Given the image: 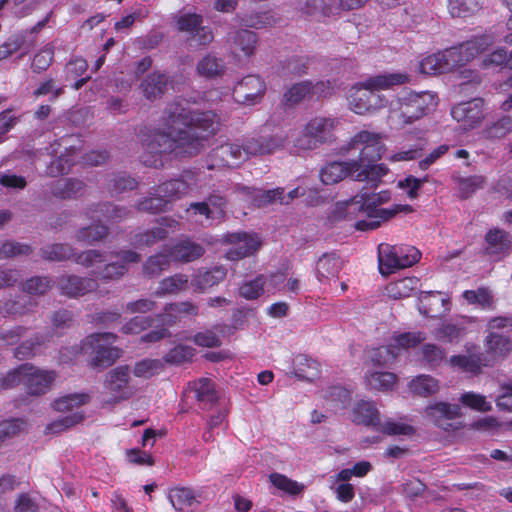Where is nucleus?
I'll return each mask as SVG.
<instances>
[{
    "label": "nucleus",
    "instance_id": "1",
    "mask_svg": "<svg viewBox=\"0 0 512 512\" xmlns=\"http://www.w3.org/2000/svg\"><path fill=\"white\" fill-rule=\"evenodd\" d=\"M163 130H139L143 148L141 162L162 168L170 155L192 156L200 152L204 142L219 129L220 118L213 111H193L186 100L168 104L163 115Z\"/></svg>",
    "mask_w": 512,
    "mask_h": 512
},
{
    "label": "nucleus",
    "instance_id": "2",
    "mask_svg": "<svg viewBox=\"0 0 512 512\" xmlns=\"http://www.w3.org/2000/svg\"><path fill=\"white\" fill-rule=\"evenodd\" d=\"M383 149L381 134L367 130L358 132L343 146V152H358V158L351 159L352 168L358 171L355 175L358 182L376 185L388 173V168L384 164L377 163Z\"/></svg>",
    "mask_w": 512,
    "mask_h": 512
},
{
    "label": "nucleus",
    "instance_id": "3",
    "mask_svg": "<svg viewBox=\"0 0 512 512\" xmlns=\"http://www.w3.org/2000/svg\"><path fill=\"white\" fill-rule=\"evenodd\" d=\"M283 135L259 136L251 138L243 145L225 143L213 149L207 158L209 170L222 167H236L251 156L272 154L284 147Z\"/></svg>",
    "mask_w": 512,
    "mask_h": 512
},
{
    "label": "nucleus",
    "instance_id": "4",
    "mask_svg": "<svg viewBox=\"0 0 512 512\" xmlns=\"http://www.w3.org/2000/svg\"><path fill=\"white\" fill-rule=\"evenodd\" d=\"M492 43L493 39L490 35L476 36L458 46L425 57L420 62V71L428 75L450 72L486 51Z\"/></svg>",
    "mask_w": 512,
    "mask_h": 512
},
{
    "label": "nucleus",
    "instance_id": "5",
    "mask_svg": "<svg viewBox=\"0 0 512 512\" xmlns=\"http://www.w3.org/2000/svg\"><path fill=\"white\" fill-rule=\"evenodd\" d=\"M438 105V97L431 91L403 90L387 100L389 125L403 129L406 125L423 118Z\"/></svg>",
    "mask_w": 512,
    "mask_h": 512
},
{
    "label": "nucleus",
    "instance_id": "6",
    "mask_svg": "<svg viewBox=\"0 0 512 512\" xmlns=\"http://www.w3.org/2000/svg\"><path fill=\"white\" fill-rule=\"evenodd\" d=\"M116 257V261L106 263L107 256L100 250H86L76 252L74 262L90 270L94 279L103 281L117 280L123 277L128 271V264L140 261V254L132 250H121L111 252L110 259Z\"/></svg>",
    "mask_w": 512,
    "mask_h": 512
},
{
    "label": "nucleus",
    "instance_id": "7",
    "mask_svg": "<svg viewBox=\"0 0 512 512\" xmlns=\"http://www.w3.org/2000/svg\"><path fill=\"white\" fill-rule=\"evenodd\" d=\"M409 82V75L402 72H391L377 74L357 83L358 89L366 90L367 93L352 97L351 109L356 114H365L377 108L387 106V100L375 94L374 91L386 90L394 86L403 85Z\"/></svg>",
    "mask_w": 512,
    "mask_h": 512
},
{
    "label": "nucleus",
    "instance_id": "8",
    "mask_svg": "<svg viewBox=\"0 0 512 512\" xmlns=\"http://www.w3.org/2000/svg\"><path fill=\"white\" fill-rule=\"evenodd\" d=\"M116 339L117 336L110 332L93 333L87 336L80 345L72 347L73 355L87 354L91 367L98 369L107 368L121 355V350L113 345Z\"/></svg>",
    "mask_w": 512,
    "mask_h": 512
},
{
    "label": "nucleus",
    "instance_id": "9",
    "mask_svg": "<svg viewBox=\"0 0 512 512\" xmlns=\"http://www.w3.org/2000/svg\"><path fill=\"white\" fill-rule=\"evenodd\" d=\"M420 258L421 253L414 246L391 245L388 243H381L378 246L379 271L384 276L411 267Z\"/></svg>",
    "mask_w": 512,
    "mask_h": 512
},
{
    "label": "nucleus",
    "instance_id": "10",
    "mask_svg": "<svg viewBox=\"0 0 512 512\" xmlns=\"http://www.w3.org/2000/svg\"><path fill=\"white\" fill-rule=\"evenodd\" d=\"M389 191H381L379 193L369 194L361 192L344 203L345 209L349 214L355 211L368 210L370 213H377L382 220H389L400 211H411L409 205H393L391 208H379L378 206L390 200Z\"/></svg>",
    "mask_w": 512,
    "mask_h": 512
},
{
    "label": "nucleus",
    "instance_id": "11",
    "mask_svg": "<svg viewBox=\"0 0 512 512\" xmlns=\"http://www.w3.org/2000/svg\"><path fill=\"white\" fill-rule=\"evenodd\" d=\"M50 15L51 12L32 28L21 30L8 37L0 45V61L9 58L16 52H20V56L28 54L36 45V34L46 26Z\"/></svg>",
    "mask_w": 512,
    "mask_h": 512
},
{
    "label": "nucleus",
    "instance_id": "12",
    "mask_svg": "<svg viewBox=\"0 0 512 512\" xmlns=\"http://www.w3.org/2000/svg\"><path fill=\"white\" fill-rule=\"evenodd\" d=\"M451 117L457 121L463 130L471 131L478 128L484 121L485 101L483 98H473L460 102L451 108Z\"/></svg>",
    "mask_w": 512,
    "mask_h": 512
},
{
    "label": "nucleus",
    "instance_id": "13",
    "mask_svg": "<svg viewBox=\"0 0 512 512\" xmlns=\"http://www.w3.org/2000/svg\"><path fill=\"white\" fill-rule=\"evenodd\" d=\"M266 92V84L257 75H247L236 82L232 96L235 102L244 106L259 104Z\"/></svg>",
    "mask_w": 512,
    "mask_h": 512
},
{
    "label": "nucleus",
    "instance_id": "14",
    "mask_svg": "<svg viewBox=\"0 0 512 512\" xmlns=\"http://www.w3.org/2000/svg\"><path fill=\"white\" fill-rule=\"evenodd\" d=\"M129 381L130 368L127 365H120L110 370L106 375L104 387L111 396L104 403L113 406L128 399L131 396Z\"/></svg>",
    "mask_w": 512,
    "mask_h": 512
},
{
    "label": "nucleus",
    "instance_id": "15",
    "mask_svg": "<svg viewBox=\"0 0 512 512\" xmlns=\"http://www.w3.org/2000/svg\"><path fill=\"white\" fill-rule=\"evenodd\" d=\"M222 242L230 245V248L226 251V258L231 261H237L253 255L261 246L260 240L256 235L246 232L224 234Z\"/></svg>",
    "mask_w": 512,
    "mask_h": 512
},
{
    "label": "nucleus",
    "instance_id": "16",
    "mask_svg": "<svg viewBox=\"0 0 512 512\" xmlns=\"http://www.w3.org/2000/svg\"><path fill=\"white\" fill-rule=\"evenodd\" d=\"M201 15L195 13H184L177 18L178 30L188 34L200 45H206L213 40V33L207 26L202 25Z\"/></svg>",
    "mask_w": 512,
    "mask_h": 512
},
{
    "label": "nucleus",
    "instance_id": "17",
    "mask_svg": "<svg viewBox=\"0 0 512 512\" xmlns=\"http://www.w3.org/2000/svg\"><path fill=\"white\" fill-rule=\"evenodd\" d=\"M57 287L62 295L78 298L96 291L98 283L94 278L68 274L58 278Z\"/></svg>",
    "mask_w": 512,
    "mask_h": 512
},
{
    "label": "nucleus",
    "instance_id": "18",
    "mask_svg": "<svg viewBox=\"0 0 512 512\" xmlns=\"http://www.w3.org/2000/svg\"><path fill=\"white\" fill-rule=\"evenodd\" d=\"M512 248L511 235L502 229H490L485 235L484 252L494 261H499L508 255Z\"/></svg>",
    "mask_w": 512,
    "mask_h": 512
},
{
    "label": "nucleus",
    "instance_id": "19",
    "mask_svg": "<svg viewBox=\"0 0 512 512\" xmlns=\"http://www.w3.org/2000/svg\"><path fill=\"white\" fill-rule=\"evenodd\" d=\"M197 185L194 173L186 172L179 178L171 179L157 187V193L163 195L168 203L190 193Z\"/></svg>",
    "mask_w": 512,
    "mask_h": 512
},
{
    "label": "nucleus",
    "instance_id": "20",
    "mask_svg": "<svg viewBox=\"0 0 512 512\" xmlns=\"http://www.w3.org/2000/svg\"><path fill=\"white\" fill-rule=\"evenodd\" d=\"M31 369H27L24 384L28 394L41 395L46 393L55 380L54 371L41 370L30 364Z\"/></svg>",
    "mask_w": 512,
    "mask_h": 512
},
{
    "label": "nucleus",
    "instance_id": "21",
    "mask_svg": "<svg viewBox=\"0 0 512 512\" xmlns=\"http://www.w3.org/2000/svg\"><path fill=\"white\" fill-rule=\"evenodd\" d=\"M460 406L446 402H437L426 407L425 414L436 426L449 430L451 424L447 421L460 416Z\"/></svg>",
    "mask_w": 512,
    "mask_h": 512
},
{
    "label": "nucleus",
    "instance_id": "22",
    "mask_svg": "<svg viewBox=\"0 0 512 512\" xmlns=\"http://www.w3.org/2000/svg\"><path fill=\"white\" fill-rule=\"evenodd\" d=\"M352 166L351 160L330 162L320 170V179L325 185L336 184L346 177H350L352 180L357 181V177L355 175L358 171H355Z\"/></svg>",
    "mask_w": 512,
    "mask_h": 512
},
{
    "label": "nucleus",
    "instance_id": "23",
    "mask_svg": "<svg viewBox=\"0 0 512 512\" xmlns=\"http://www.w3.org/2000/svg\"><path fill=\"white\" fill-rule=\"evenodd\" d=\"M38 303L29 296L3 298L0 300V314L3 317H17L34 311Z\"/></svg>",
    "mask_w": 512,
    "mask_h": 512
},
{
    "label": "nucleus",
    "instance_id": "24",
    "mask_svg": "<svg viewBox=\"0 0 512 512\" xmlns=\"http://www.w3.org/2000/svg\"><path fill=\"white\" fill-rule=\"evenodd\" d=\"M86 185L75 178L60 179L50 185L51 194L59 199H76L85 193Z\"/></svg>",
    "mask_w": 512,
    "mask_h": 512
},
{
    "label": "nucleus",
    "instance_id": "25",
    "mask_svg": "<svg viewBox=\"0 0 512 512\" xmlns=\"http://www.w3.org/2000/svg\"><path fill=\"white\" fill-rule=\"evenodd\" d=\"M337 125L336 118L317 116L309 120L305 126L320 145L332 140L333 131Z\"/></svg>",
    "mask_w": 512,
    "mask_h": 512
},
{
    "label": "nucleus",
    "instance_id": "26",
    "mask_svg": "<svg viewBox=\"0 0 512 512\" xmlns=\"http://www.w3.org/2000/svg\"><path fill=\"white\" fill-rule=\"evenodd\" d=\"M343 261L335 252L324 253L316 262V277L320 282L336 278L342 269Z\"/></svg>",
    "mask_w": 512,
    "mask_h": 512
},
{
    "label": "nucleus",
    "instance_id": "27",
    "mask_svg": "<svg viewBox=\"0 0 512 512\" xmlns=\"http://www.w3.org/2000/svg\"><path fill=\"white\" fill-rule=\"evenodd\" d=\"M168 251L173 261L187 263L200 258L204 254L205 249L202 245L190 239H184L168 248Z\"/></svg>",
    "mask_w": 512,
    "mask_h": 512
},
{
    "label": "nucleus",
    "instance_id": "28",
    "mask_svg": "<svg viewBox=\"0 0 512 512\" xmlns=\"http://www.w3.org/2000/svg\"><path fill=\"white\" fill-rule=\"evenodd\" d=\"M231 52L239 61L248 58L254 52L257 42L256 34L250 30H238L233 35Z\"/></svg>",
    "mask_w": 512,
    "mask_h": 512
},
{
    "label": "nucleus",
    "instance_id": "29",
    "mask_svg": "<svg viewBox=\"0 0 512 512\" xmlns=\"http://www.w3.org/2000/svg\"><path fill=\"white\" fill-rule=\"evenodd\" d=\"M98 213L109 221H121L128 217L129 210L123 206L114 205L110 202H103L90 205L84 212L85 216L92 220Z\"/></svg>",
    "mask_w": 512,
    "mask_h": 512
},
{
    "label": "nucleus",
    "instance_id": "30",
    "mask_svg": "<svg viewBox=\"0 0 512 512\" xmlns=\"http://www.w3.org/2000/svg\"><path fill=\"white\" fill-rule=\"evenodd\" d=\"M168 84L169 77L166 74L155 72L141 82L140 89L148 100H155L165 93Z\"/></svg>",
    "mask_w": 512,
    "mask_h": 512
},
{
    "label": "nucleus",
    "instance_id": "31",
    "mask_svg": "<svg viewBox=\"0 0 512 512\" xmlns=\"http://www.w3.org/2000/svg\"><path fill=\"white\" fill-rule=\"evenodd\" d=\"M172 506L179 511H185L200 503L201 494L191 488L175 487L169 491Z\"/></svg>",
    "mask_w": 512,
    "mask_h": 512
},
{
    "label": "nucleus",
    "instance_id": "32",
    "mask_svg": "<svg viewBox=\"0 0 512 512\" xmlns=\"http://www.w3.org/2000/svg\"><path fill=\"white\" fill-rule=\"evenodd\" d=\"M446 300L441 297V292H421L419 298V311L427 317H437L446 310Z\"/></svg>",
    "mask_w": 512,
    "mask_h": 512
},
{
    "label": "nucleus",
    "instance_id": "33",
    "mask_svg": "<svg viewBox=\"0 0 512 512\" xmlns=\"http://www.w3.org/2000/svg\"><path fill=\"white\" fill-rule=\"evenodd\" d=\"M353 421L365 426L377 427L380 425V413L374 402L359 401L353 409Z\"/></svg>",
    "mask_w": 512,
    "mask_h": 512
},
{
    "label": "nucleus",
    "instance_id": "34",
    "mask_svg": "<svg viewBox=\"0 0 512 512\" xmlns=\"http://www.w3.org/2000/svg\"><path fill=\"white\" fill-rule=\"evenodd\" d=\"M171 261L168 249L151 255L143 263V275L149 278L158 277L163 271L169 269Z\"/></svg>",
    "mask_w": 512,
    "mask_h": 512
},
{
    "label": "nucleus",
    "instance_id": "35",
    "mask_svg": "<svg viewBox=\"0 0 512 512\" xmlns=\"http://www.w3.org/2000/svg\"><path fill=\"white\" fill-rule=\"evenodd\" d=\"M195 397L202 409H210L218 402V394L214 383L207 378H201L193 384Z\"/></svg>",
    "mask_w": 512,
    "mask_h": 512
},
{
    "label": "nucleus",
    "instance_id": "36",
    "mask_svg": "<svg viewBox=\"0 0 512 512\" xmlns=\"http://www.w3.org/2000/svg\"><path fill=\"white\" fill-rule=\"evenodd\" d=\"M227 271L224 267L216 266L207 271H198L192 279V285L198 291H204L219 284L226 277Z\"/></svg>",
    "mask_w": 512,
    "mask_h": 512
},
{
    "label": "nucleus",
    "instance_id": "37",
    "mask_svg": "<svg viewBox=\"0 0 512 512\" xmlns=\"http://www.w3.org/2000/svg\"><path fill=\"white\" fill-rule=\"evenodd\" d=\"M108 233V227L97 219V221L90 226L78 229L75 234V240L79 243L93 245L96 242L104 240L108 236Z\"/></svg>",
    "mask_w": 512,
    "mask_h": 512
},
{
    "label": "nucleus",
    "instance_id": "38",
    "mask_svg": "<svg viewBox=\"0 0 512 512\" xmlns=\"http://www.w3.org/2000/svg\"><path fill=\"white\" fill-rule=\"evenodd\" d=\"M188 276L182 273H177L172 276L166 277L159 282V286L155 292L158 297L164 295H174L188 288Z\"/></svg>",
    "mask_w": 512,
    "mask_h": 512
},
{
    "label": "nucleus",
    "instance_id": "39",
    "mask_svg": "<svg viewBox=\"0 0 512 512\" xmlns=\"http://www.w3.org/2000/svg\"><path fill=\"white\" fill-rule=\"evenodd\" d=\"M304 194V190H301L299 187L292 189L287 195L284 194V188H275L264 191L258 196L257 201L259 206L268 205L277 201L280 204H289L290 201Z\"/></svg>",
    "mask_w": 512,
    "mask_h": 512
},
{
    "label": "nucleus",
    "instance_id": "40",
    "mask_svg": "<svg viewBox=\"0 0 512 512\" xmlns=\"http://www.w3.org/2000/svg\"><path fill=\"white\" fill-rule=\"evenodd\" d=\"M53 335L54 334L51 332L35 334L31 339L21 343L17 348H15V357L22 360L35 356L37 349L49 342Z\"/></svg>",
    "mask_w": 512,
    "mask_h": 512
},
{
    "label": "nucleus",
    "instance_id": "41",
    "mask_svg": "<svg viewBox=\"0 0 512 512\" xmlns=\"http://www.w3.org/2000/svg\"><path fill=\"white\" fill-rule=\"evenodd\" d=\"M75 147L73 145L65 146V153L52 161L47 167V174L51 177L67 174L75 164Z\"/></svg>",
    "mask_w": 512,
    "mask_h": 512
},
{
    "label": "nucleus",
    "instance_id": "42",
    "mask_svg": "<svg viewBox=\"0 0 512 512\" xmlns=\"http://www.w3.org/2000/svg\"><path fill=\"white\" fill-rule=\"evenodd\" d=\"M419 285V279L416 277H405L387 285L386 291L389 297L401 299L409 297Z\"/></svg>",
    "mask_w": 512,
    "mask_h": 512
},
{
    "label": "nucleus",
    "instance_id": "43",
    "mask_svg": "<svg viewBox=\"0 0 512 512\" xmlns=\"http://www.w3.org/2000/svg\"><path fill=\"white\" fill-rule=\"evenodd\" d=\"M75 255V249L69 244L56 243L41 248V257L48 261H74Z\"/></svg>",
    "mask_w": 512,
    "mask_h": 512
},
{
    "label": "nucleus",
    "instance_id": "44",
    "mask_svg": "<svg viewBox=\"0 0 512 512\" xmlns=\"http://www.w3.org/2000/svg\"><path fill=\"white\" fill-rule=\"evenodd\" d=\"M225 65L222 59L214 55L208 54L203 57L197 64V72L206 78H214L224 73Z\"/></svg>",
    "mask_w": 512,
    "mask_h": 512
},
{
    "label": "nucleus",
    "instance_id": "45",
    "mask_svg": "<svg viewBox=\"0 0 512 512\" xmlns=\"http://www.w3.org/2000/svg\"><path fill=\"white\" fill-rule=\"evenodd\" d=\"M451 366L457 367L463 372L477 374L481 370L482 359L480 354L455 355L449 360Z\"/></svg>",
    "mask_w": 512,
    "mask_h": 512
},
{
    "label": "nucleus",
    "instance_id": "46",
    "mask_svg": "<svg viewBox=\"0 0 512 512\" xmlns=\"http://www.w3.org/2000/svg\"><path fill=\"white\" fill-rule=\"evenodd\" d=\"M481 8V0H448V9L452 17H468Z\"/></svg>",
    "mask_w": 512,
    "mask_h": 512
},
{
    "label": "nucleus",
    "instance_id": "47",
    "mask_svg": "<svg viewBox=\"0 0 512 512\" xmlns=\"http://www.w3.org/2000/svg\"><path fill=\"white\" fill-rule=\"evenodd\" d=\"M312 89L313 83L311 81L306 80L296 83L284 93V101L290 105L298 104L306 98H311Z\"/></svg>",
    "mask_w": 512,
    "mask_h": 512
},
{
    "label": "nucleus",
    "instance_id": "48",
    "mask_svg": "<svg viewBox=\"0 0 512 512\" xmlns=\"http://www.w3.org/2000/svg\"><path fill=\"white\" fill-rule=\"evenodd\" d=\"M487 350L494 355H505L512 350L510 338L503 333L491 331L486 339Z\"/></svg>",
    "mask_w": 512,
    "mask_h": 512
},
{
    "label": "nucleus",
    "instance_id": "49",
    "mask_svg": "<svg viewBox=\"0 0 512 512\" xmlns=\"http://www.w3.org/2000/svg\"><path fill=\"white\" fill-rule=\"evenodd\" d=\"M512 131V118L503 116L483 129V137L487 139H500Z\"/></svg>",
    "mask_w": 512,
    "mask_h": 512
},
{
    "label": "nucleus",
    "instance_id": "50",
    "mask_svg": "<svg viewBox=\"0 0 512 512\" xmlns=\"http://www.w3.org/2000/svg\"><path fill=\"white\" fill-rule=\"evenodd\" d=\"M89 400V395L85 393L68 394L56 399L53 402V408L59 412H68L72 411L74 408H79Z\"/></svg>",
    "mask_w": 512,
    "mask_h": 512
},
{
    "label": "nucleus",
    "instance_id": "51",
    "mask_svg": "<svg viewBox=\"0 0 512 512\" xmlns=\"http://www.w3.org/2000/svg\"><path fill=\"white\" fill-rule=\"evenodd\" d=\"M366 384L375 390H389L396 381L395 374L391 372H370L365 377Z\"/></svg>",
    "mask_w": 512,
    "mask_h": 512
},
{
    "label": "nucleus",
    "instance_id": "52",
    "mask_svg": "<svg viewBox=\"0 0 512 512\" xmlns=\"http://www.w3.org/2000/svg\"><path fill=\"white\" fill-rule=\"evenodd\" d=\"M438 388V381L429 375H419L409 383V389L420 396L431 395Z\"/></svg>",
    "mask_w": 512,
    "mask_h": 512
},
{
    "label": "nucleus",
    "instance_id": "53",
    "mask_svg": "<svg viewBox=\"0 0 512 512\" xmlns=\"http://www.w3.org/2000/svg\"><path fill=\"white\" fill-rule=\"evenodd\" d=\"M485 178L481 175H473L469 177H460L457 180L458 193L461 199H467L473 195L478 189L484 187Z\"/></svg>",
    "mask_w": 512,
    "mask_h": 512
},
{
    "label": "nucleus",
    "instance_id": "54",
    "mask_svg": "<svg viewBox=\"0 0 512 512\" xmlns=\"http://www.w3.org/2000/svg\"><path fill=\"white\" fill-rule=\"evenodd\" d=\"M54 285V281L45 276H34L22 284V290L29 295H44Z\"/></svg>",
    "mask_w": 512,
    "mask_h": 512
},
{
    "label": "nucleus",
    "instance_id": "55",
    "mask_svg": "<svg viewBox=\"0 0 512 512\" xmlns=\"http://www.w3.org/2000/svg\"><path fill=\"white\" fill-rule=\"evenodd\" d=\"M271 483L279 490L289 495H299L304 490V485L294 481L280 473H272L270 476Z\"/></svg>",
    "mask_w": 512,
    "mask_h": 512
},
{
    "label": "nucleus",
    "instance_id": "56",
    "mask_svg": "<svg viewBox=\"0 0 512 512\" xmlns=\"http://www.w3.org/2000/svg\"><path fill=\"white\" fill-rule=\"evenodd\" d=\"M425 340V336L421 332H407L395 335L390 343L395 347L397 356L402 349L406 350L420 344Z\"/></svg>",
    "mask_w": 512,
    "mask_h": 512
},
{
    "label": "nucleus",
    "instance_id": "57",
    "mask_svg": "<svg viewBox=\"0 0 512 512\" xmlns=\"http://www.w3.org/2000/svg\"><path fill=\"white\" fill-rule=\"evenodd\" d=\"M168 232L163 227H153L142 233H138L134 237V244L138 247L152 246L159 241L166 239Z\"/></svg>",
    "mask_w": 512,
    "mask_h": 512
},
{
    "label": "nucleus",
    "instance_id": "58",
    "mask_svg": "<svg viewBox=\"0 0 512 512\" xmlns=\"http://www.w3.org/2000/svg\"><path fill=\"white\" fill-rule=\"evenodd\" d=\"M84 419L83 412L77 410L72 412L66 416L60 417L59 419L51 422L47 425L46 430L49 433H59L66 429L71 428L72 426L80 423Z\"/></svg>",
    "mask_w": 512,
    "mask_h": 512
},
{
    "label": "nucleus",
    "instance_id": "59",
    "mask_svg": "<svg viewBox=\"0 0 512 512\" xmlns=\"http://www.w3.org/2000/svg\"><path fill=\"white\" fill-rule=\"evenodd\" d=\"M266 278L263 275L253 280L245 281L239 288L240 295L248 300L257 299L264 292Z\"/></svg>",
    "mask_w": 512,
    "mask_h": 512
},
{
    "label": "nucleus",
    "instance_id": "60",
    "mask_svg": "<svg viewBox=\"0 0 512 512\" xmlns=\"http://www.w3.org/2000/svg\"><path fill=\"white\" fill-rule=\"evenodd\" d=\"M194 354L195 349L193 347L180 344L165 354L164 361L169 364H181L190 361Z\"/></svg>",
    "mask_w": 512,
    "mask_h": 512
},
{
    "label": "nucleus",
    "instance_id": "61",
    "mask_svg": "<svg viewBox=\"0 0 512 512\" xmlns=\"http://www.w3.org/2000/svg\"><path fill=\"white\" fill-rule=\"evenodd\" d=\"M290 137L294 148L298 151H310L318 148L319 146L312 134L308 132L306 126H304L300 131L291 134Z\"/></svg>",
    "mask_w": 512,
    "mask_h": 512
},
{
    "label": "nucleus",
    "instance_id": "62",
    "mask_svg": "<svg viewBox=\"0 0 512 512\" xmlns=\"http://www.w3.org/2000/svg\"><path fill=\"white\" fill-rule=\"evenodd\" d=\"M111 183L112 184L108 186V189L112 196L120 194L127 190L136 189L138 186V182L136 181V179L130 177L126 173L116 174L114 178L111 180Z\"/></svg>",
    "mask_w": 512,
    "mask_h": 512
},
{
    "label": "nucleus",
    "instance_id": "63",
    "mask_svg": "<svg viewBox=\"0 0 512 512\" xmlns=\"http://www.w3.org/2000/svg\"><path fill=\"white\" fill-rule=\"evenodd\" d=\"M206 205L212 212L215 220H221L225 216V209L227 205L226 197L220 191L214 190L205 200Z\"/></svg>",
    "mask_w": 512,
    "mask_h": 512
},
{
    "label": "nucleus",
    "instance_id": "64",
    "mask_svg": "<svg viewBox=\"0 0 512 512\" xmlns=\"http://www.w3.org/2000/svg\"><path fill=\"white\" fill-rule=\"evenodd\" d=\"M167 205H168L167 199H165V197H163V195H159L156 192L155 196L145 198V199L141 200L140 202H138L136 205V208L139 211L156 214V213L164 211L166 209Z\"/></svg>",
    "mask_w": 512,
    "mask_h": 512
}]
</instances>
